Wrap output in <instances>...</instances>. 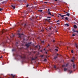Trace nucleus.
<instances>
[{
	"label": "nucleus",
	"mask_w": 78,
	"mask_h": 78,
	"mask_svg": "<svg viewBox=\"0 0 78 78\" xmlns=\"http://www.w3.org/2000/svg\"><path fill=\"white\" fill-rule=\"evenodd\" d=\"M31 42L28 43V44H25V46H26L27 48H28L30 46V44H31Z\"/></svg>",
	"instance_id": "f257e3e1"
},
{
	"label": "nucleus",
	"mask_w": 78,
	"mask_h": 78,
	"mask_svg": "<svg viewBox=\"0 0 78 78\" xmlns=\"http://www.w3.org/2000/svg\"><path fill=\"white\" fill-rule=\"evenodd\" d=\"M24 56H22V55L20 56V57L21 59H25V55H23Z\"/></svg>",
	"instance_id": "f03ea898"
},
{
	"label": "nucleus",
	"mask_w": 78,
	"mask_h": 78,
	"mask_svg": "<svg viewBox=\"0 0 78 78\" xmlns=\"http://www.w3.org/2000/svg\"><path fill=\"white\" fill-rule=\"evenodd\" d=\"M66 12V13H67L66 14V16H70V13H67V12Z\"/></svg>",
	"instance_id": "7ed1b4c3"
},
{
	"label": "nucleus",
	"mask_w": 78,
	"mask_h": 78,
	"mask_svg": "<svg viewBox=\"0 0 78 78\" xmlns=\"http://www.w3.org/2000/svg\"><path fill=\"white\" fill-rule=\"evenodd\" d=\"M75 45L76 47V49H78V44L77 43H75Z\"/></svg>",
	"instance_id": "20e7f679"
},
{
	"label": "nucleus",
	"mask_w": 78,
	"mask_h": 78,
	"mask_svg": "<svg viewBox=\"0 0 78 78\" xmlns=\"http://www.w3.org/2000/svg\"><path fill=\"white\" fill-rule=\"evenodd\" d=\"M75 59V57H73L72 58V59L71 60V61H72V62H74V61H73V60Z\"/></svg>",
	"instance_id": "39448f33"
},
{
	"label": "nucleus",
	"mask_w": 78,
	"mask_h": 78,
	"mask_svg": "<svg viewBox=\"0 0 78 78\" xmlns=\"http://www.w3.org/2000/svg\"><path fill=\"white\" fill-rule=\"evenodd\" d=\"M11 76L12 78L11 77V78H14V77H15V76L13 75V74H11Z\"/></svg>",
	"instance_id": "423d86ee"
},
{
	"label": "nucleus",
	"mask_w": 78,
	"mask_h": 78,
	"mask_svg": "<svg viewBox=\"0 0 78 78\" xmlns=\"http://www.w3.org/2000/svg\"><path fill=\"white\" fill-rule=\"evenodd\" d=\"M18 35L19 36L18 37L20 38V37H21V34H18Z\"/></svg>",
	"instance_id": "0eeeda50"
},
{
	"label": "nucleus",
	"mask_w": 78,
	"mask_h": 78,
	"mask_svg": "<svg viewBox=\"0 0 78 78\" xmlns=\"http://www.w3.org/2000/svg\"><path fill=\"white\" fill-rule=\"evenodd\" d=\"M37 58L36 57L35 58H31V59L32 60V61H34V60H35V59H36V58Z\"/></svg>",
	"instance_id": "6e6552de"
},
{
	"label": "nucleus",
	"mask_w": 78,
	"mask_h": 78,
	"mask_svg": "<svg viewBox=\"0 0 78 78\" xmlns=\"http://www.w3.org/2000/svg\"><path fill=\"white\" fill-rule=\"evenodd\" d=\"M11 6L12 7V8H13V9H15V8H16V7L14 5H12Z\"/></svg>",
	"instance_id": "1a4fd4ad"
},
{
	"label": "nucleus",
	"mask_w": 78,
	"mask_h": 78,
	"mask_svg": "<svg viewBox=\"0 0 78 78\" xmlns=\"http://www.w3.org/2000/svg\"><path fill=\"white\" fill-rule=\"evenodd\" d=\"M45 20H47L48 22H50V21H49V20H50V19H49V20H48L47 19H45Z\"/></svg>",
	"instance_id": "9d476101"
},
{
	"label": "nucleus",
	"mask_w": 78,
	"mask_h": 78,
	"mask_svg": "<svg viewBox=\"0 0 78 78\" xmlns=\"http://www.w3.org/2000/svg\"><path fill=\"white\" fill-rule=\"evenodd\" d=\"M74 28H77V26L76 25H74Z\"/></svg>",
	"instance_id": "9b49d317"
},
{
	"label": "nucleus",
	"mask_w": 78,
	"mask_h": 78,
	"mask_svg": "<svg viewBox=\"0 0 78 78\" xmlns=\"http://www.w3.org/2000/svg\"><path fill=\"white\" fill-rule=\"evenodd\" d=\"M65 26H66H66H67V27H69V25L67 23L65 24Z\"/></svg>",
	"instance_id": "f8f14e48"
},
{
	"label": "nucleus",
	"mask_w": 78,
	"mask_h": 78,
	"mask_svg": "<svg viewBox=\"0 0 78 78\" xmlns=\"http://www.w3.org/2000/svg\"><path fill=\"white\" fill-rule=\"evenodd\" d=\"M75 66H76L74 64H73V69H75Z\"/></svg>",
	"instance_id": "ddd939ff"
},
{
	"label": "nucleus",
	"mask_w": 78,
	"mask_h": 78,
	"mask_svg": "<svg viewBox=\"0 0 78 78\" xmlns=\"http://www.w3.org/2000/svg\"><path fill=\"white\" fill-rule=\"evenodd\" d=\"M67 69L66 68H65L64 69V70L65 72H66V70H67Z\"/></svg>",
	"instance_id": "4468645a"
},
{
	"label": "nucleus",
	"mask_w": 78,
	"mask_h": 78,
	"mask_svg": "<svg viewBox=\"0 0 78 78\" xmlns=\"http://www.w3.org/2000/svg\"><path fill=\"white\" fill-rule=\"evenodd\" d=\"M73 32H74L75 33L76 32V30H75L74 29H73Z\"/></svg>",
	"instance_id": "2eb2a0df"
},
{
	"label": "nucleus",
	"mask_w": 78,
	"mask_h": 78,
	"mask_svg": "<svg viewBox=\"0 0 78 78\" xmlns=\"http://www.w3.org/2000/svg\"><path fill=\"white\" fill-rule=\"evenodd\" d=\"M58 58V56H56L55 57H54V59H56V58Z\"/></svg>",
	"instance_id": "dca6fc26"
},
{
	"label": "nucleus",
	"mask_w": 78,
	"mask_h": 78,
	"mask_svg": "<svg viewBox=\"0 0 78 78\" xmlns=\"http://www.w3.org/2000/svg\"><path fill=\"white\" fill-rule=\"evenodd\" d=\"M64 16H66V15H62V17H63V18L64 17Z\"/></svg>",
	"instance_id": "f3484780"
},
{
	"label": "nucleus",
	"mask_w": 78,
	"mask_h": 78,
	"mask_svg": "<svg viewBox=\"0 0 78 78\" xmlns=\"http://www.w3.org/2000/svg\"><path fill=\"white\" fill-rule=\"evenodd\" d=\"M24 13H25V14H27V12L26 11H24Z\"/></svg>",
	"instance_id": "a211bd4d"
},
{
	"label": "nucleus",
	"mask_w": 78,
	"mask_h": 78,
	"mask_svg": "<svg viewBox=\"0 0 78 78\" xmlns=\"http://www.w3.org/2000/svg\"><path fill=\"white\" fill-rule=\"evenodd\" d=\"M29 11H30V12H33V10L32 9H30L29 10Z\"/></svg>",
	"instance_id": "6ab92c4d"
},
{
	"label": "nucleus",
	"mask_w": 78,
	"mask_h": 78,
	"mask_svg": "<svg viewBox=\"0 0 78 78\" xmlns=\"http://www.w3.org/2000/svg\"><path fill=\"white\" fill-rule=\"evenodd\" d=\"M48 14L50 15V16H51V13L50 12H48Z\"/></svg>",
	"instance_id": "aec40b11"
},
{
	"label": "nucleus",
	"mask_w": 78,
	"mask_h": 78,
	"mask_svg": "<svg viewBox=\"0 0 78 78\" xmlns=\"http://www.w3.org/2000/svg\"><path fill=\"white\" fill-rule=\"evenodd\" d=\"M47 61V59H46V58H45L44 60V61L46 62V61Z\"/></svg>",
	"instance_id": "412c9836"
},
{
	"label": "nucleus",
	"mask_w": 78,
	"mask_h": 78,
	"mask_svg": "<svg viewBox=\"0 0 78 78\" xmlns=\"http://www.w3.org/2000/svg\"><path fill=\"white\" fill-rule=\"evenodd\" d=\"M65 19V20H68V18H67V17H66Z\"/></svg>",
	"instance_id": "4be33fe9"
},
{
	"label": "nucleus",
	"mask_w": 78,
	"mask_h": 78,
	"mask_svg": "<svg viewBox=\"0 0 78 78\" xmlns=\"http://www.w3.org/2000/svg\"><path fill=\"white\" fill-rule=\"evenodd\" d=\"M54 69H56V66H55V65H54Z\"/></svg>",
	"instance_id": "5701e85b"
},
{
	"label": "nucleus",
	"mask_w": 78,
	"mask_h": 78,
	"mask_svg": "<svg viewBox=\"0 0 78 78\" xmlns=\"http://www.w3.org/2000/svg\"><path fill=\"white\" fill-rule=\"evenodd\" d=\"M55 50L56 51H58V50L57 49H55Z\"/></svg>",
	"instance_id": "b1692460"
},
{
	"label": "nucleus",
	"mask_w": 78,
	"mask_h": 78,
	"mask_svg": "<svg viewBox=\"0 0 78 78\" xmlns=\"http://www.w3.org/2000/svg\"><path fill=\"white\" fill-rule=\"evenodd\" d=\"M3 9H2L0 8V11H3Z\"/></svg>",
	"instance_id": "393cba45"
},
{
	"label": "nucleus",
	"mask_w": 78,
	"mask_h": 78,
	"mask_svg": "<svg viewBox=\"0 0 78 78\" xmlns=\"http://www.w3.org/2000/svg\"><path fill=\"white\" fill-rule=\"evenodd\" d=\"M4 31H3L2 32H1L0 34H2L3 33Z\"/></svg>",
	"instance_id": "a878e982"
},
{
	"label": "nucleus",
	"mask_w": 78,
	"mask_h": 78,
	"mask_svg": "<svg viewBox=\"0 0 78 78\" xmlns=\"http://www.w3.org/2000/svg\"><path fill=\"white\" fill-rule=\"evenodd\" d=\"M69 66V64H67L66 65V66H65L66 67H67V66Z\"/></svg>",
	"instance_id": "bb28decb"
},
{
	"label": "nucleus",
	"mask_w": 78,
	"mask_h": 78,
	"mask_svg": "<svg viewBox=\"0 0 78 78\" xmlns=\"http://www.w3.org/2000/svg\"><path fill=\"white\" fill-rule=\"evenodd\" d=\"M58 15L59 16H61V17H62V15H61V14H58Z\"/></svg>",
	"instance_id": "cd10ccee"
},
{
	"label": "nucleus",
	"mask_w": 78,
	"mask_h": 78,
	"mask_svg": "<svg viewBox=\"0 0 78 78\" xmlns=\"http://www.w3.org/2000/svg\"><path fill=\"white\" fill-rule=\"evenodd\" d=\"M17 44H18V42H16V46H17V47H18L17 45Z\"/></svg>",
	"instance_id": "c85d7f7f"
},
{
	"label": "nucleus",
	"mask_w": 78,
	"mask_h": 78,
	"mask_svg": "<svg viewBox=\"0 0 78 78\" xmlns=\"http://www.w3.org/2000/svg\"><path fill=\"white\" fill-rule=\"evenodd\" d=\"M28 6H29V5L27 4V5L26 7H28Z\"/></svg>",
	"instance_id": "c756f323"
},
{
	"label": "nucleus",
	"mask_w": 78,
	"mask_h": 78,
	"mask_svg": "<svg viewBox=\"0 0 78 78\" xmlns=\"http://www.w3.org/2000/svg\"><path fill=\"white\" fill-rule=\"evenodd\" d=\"M39 11H40V12H42V10H39Z\"/></svg>",
	"instance_id": "7c9ffc66"
},
{
	"label": "nucleus",
	"mask_w": 78,
	"mask_h": 78,
	"mask_svg": "<svg viewBox=\"0 0 78 78\" xmlns=\"http://www.w3.org/2000/svg\"><path fill=\"white\" fill-rule=\"evenodd\" d=\"M42 43H44V41H43L42 42Z\"/></svg>",
	"instance_id": "2f4dec72"
},
{
	"label": "nucleus",
	"mask_w": 78,
	"mask_h": 78,
	"mask_svg": "<svg viewBox=\"0 0 78 78\" xmlns=\"http://www.w3.org/2000/svg\"><path fill=\"white\" fill-rule=\"evenodd\" d=\"M72 36H75V34H73Z\"/></svg>",
	"instance_id": "473e14b6"
},
{
	"label": "nucleus",
	"mask_w": 78,
	"mask_h": 78,
	"mask_svg": "<svg viewBox=\"0 0 78 78\" xmlns=\"http://www.w3.org/2000/svg\"><path fill=\"white\" fill-rule=\"evenodd\" d=\"M69 72H70V73H72V71H69Z\"/></svg>",
	"instance_id": "72a5a7b5"
},
{
	"label": "nucleus",
	"mask_w": 78,
	"mask_h": 78,
	"mask_svg": "<svg viewBox=\"0 0 78 78\" xmlns=\"http://www.w3.org/2000/svg\"><path fill=\"white\" fill-rule=\"evenodd\" d=\"M48 12H49V11H50V9H48Z\"/></svg>",
	"instance_id": "f704fd0d"
},
{
	"label": "nucleus",
	"mask_w": 78,
	"mask_h": 78,
	"mask_svg": "<svg viewBox=\"0 0 78 78\" xmlns=\"http://www.w3.org/2000/svg\"><path fill=\"white\" fill-rule=\"evenodd\" d=\"M26 25H27V24H24V27H26Z\"/></svg>",
	"instance_id": "c9c22d12"
},
{
	"label": "nucleus",
	"mask_w": 78,
	"mask_h": 78,
	"mask_svg": "<svg viewBox=\"0 0 78 78\" xmlns=\"http://www.w3.org/2000/svg\"><path fill=\"white\" fill-rule=\"evenodd\" d=\"M65 66H66L64 65L62 66V67H65Z\"/></svg>",
	"instance_id": "e433bc0d"
},
{
	"label": "nucleus",
	"mask_w": 78,
	"mask_h": 78,
	"mask_svg": "<svg viewBox=\"0 0 78 78\" xmlns=\"http://www.w3.org/2000/svg\"><path fill=\"white\" fill-rule=\"evenodd\" d=\"M12 51H14V50H15L14 49H12Z\"/></svg>",
	"instance_id": "4c0bfd02"
},
{
	"label": "nucleus",
	"mask_w": 78,
	"mask_h": 78,
	"mask_svg": "<svg viewBox=\"0 0 78 78\" xmlns=\"http://www.w3.org/2000/svg\"><path fill=\"white\" fill-rule=\"evenodd\" d=\"M49 46H50V44H48L47 47H49Z\"/></svg>",
	"instance_id": "58836bf2"
},
{
	"label": "nucleus",
	"mask_w": 78,
	"mask_h": 78,
	"mask_svg": "<svg viewBox=\"0 0 78 78\" xmlns=\"http://www.w3.org/2000/svg\"><path fill=\"white\" fill-rule=\"evenodd\" d=\"M47 18H48L50 19V18H51V17H47Z\"/></svg>",
	"instance_id": "ea45409f"
},
{
	"label": "nucleus",
	"mask_w": 78,
	"mask_h": 78,
	"mask_svg": "<svg viewBox=\"0 0 78 78\" xmlns=\"http://www.w3.org/2000/svg\"><path fill=\"white\" fill-rule=\"evenodd\" d=\"M59 22V20H58L56 21V22Z\"/></svg>",
	"instance_id": "a19ab883"
},
{
	"label": "nucleus",
	"mask_w": 78,
	"mask_h": 78,
	"mask_svg": "<svg viewBox=\"0 0 78 78\" xmlns=\"http://www.w3.org/2000/svg\"><path fill=\"white\" fill-rule=\"evenodd\" d=\"M71 53H73V50H72V51H71Z\"/></svg>",
	"instance_id": "79ce46f5"
},
{
	"label": "nucleus",
	"mask_w": 78,
	"mask_h": 78,
	"mask_svg": "<svg viewBox=\"0 0 78 78\" xmlns=\"http://www.w3.org/2000/svg\"><path fill=\"white\" fill-rule=\"evenodd\" d=\"M44 3H47V2H44Z\"/></svg>",
	"instance_id": "37998d69"
},
{
	"label": "nucleus",
	"mask_w": 78,
	"mask_h": 78,
	"mask_svg": "<svg viewBox=\"0 0 78 78\" xmlns=\"http://www.w3.org/2000/svg\"><path fill=\"white\" fill-rule=\"evenodd\" d=\"M2 56L1 57H0V58H2Z\"/></svg>",
	"instance_id": "c03bdc74"
},
{
	"label": "nucleus",
	"mask_w": 78,
	"mask_h": 78,
	"mask_svg": "<svg viewBox=\"0 0 78 78\" xmlns=\"http://www.w3.org/2000/svg\"><path fill=\"white\" fill-rule=\"evenodd\" d=\"M12 37H14V35H12Z\"/></svg>",
	"instance_id": "a18cd8bd"
},
{
	"label": "nucleus",
	"mask_w": 78,
	"mask_h": 78,
	"mask_svg": "<svg viewBox=\"0 0 78 78\" xmlns=\"http://www.w3.org/2000/svg\"><path fill=\"white\" fill-rule=\"evenodd\" d=\"M55 40H53V42H55Z\"/></svg>",
	"instance_id": "49530a36"
},
{
	"label": "nucleus",
	"mask_w": 78,
	"mask_h": 78,
	"mask_svg": "<svg viewBox=\"0 0 78 78\" xmlns=\"http://www.w3.org/2000/svg\"><path fill=\"white\" fill-rule=\"evenodd\" d=\"M49 30H51V27L49 28Z\"/></svg>",
	"instance_id": "de8ad7c7"
},
{
	"label": "nucleus",
	"mask_w": 78,
	"mask_h": 78,
	"mask_svg": "<svg viewBox=\"0 0 78 78\" xmlns=\"http://www.w3.org/2000/svg\"><path fill=\"white\" fill-rule=\"evenodd\" d=\"M41 57H44V55H42L41 56Z\"/></svg>",
	"instance_id": "09e8293b"
},
{
	"label": "nucleus",
	"mask_w": 78,
	"mask_h": 78,
	"mask_svg": "<svg viewBox=\"0 0 78 78\" xmlns=\"http://www.w3.org/2000/svg\"><path fill=\"white\" fill-rule=\"evenodd\" d=\"M34 5H37L36 3H34Z\"/></svg>",
	"instance_id": "8fccbe9b"
},
{
	"label": "nucleus",
	"mask_w": 78,
	"mask_h": 78,
	"mask_svg": "<svg viewBox=\"0 0 78 78\" xmlns=\"http://www.w3.org/2000/svg\"><path fill=\"white\" fill-rule=\"evenodd\" d=\"M46 54H47V52L46 51Z\"/></svg>",
	"instance_id": "3c124183"
},
{
	"label": "nucleus",
	"mask_w": 78,
	"mask_h": 78,
	"mask_svg": "<svg viewBox=\"0 0 78 78\" xmlns=\"http://www.w3.org/2000/svg\"><path fill=\"white\" fill-rule=\"evenodd\" d=\"M45 48L44 49V51H45Z\"/></svg>",
	"instance_id": "603ef678"
},
{
	"label": "nucleus",
	"mask_w": 78,
	"mask_h": 78,
	"mask_svg": "<svg viewBox=\"0 0 78 78\" xmlns=\"http://www.w3.org/2000/svg\"><path fill=\"white\" fill-rule=\"evenodd\" d=\"M76 32H77V33H78V30H76Z\"/></svg>",
	"instance_id": "864d4df0"
},
{
	"label": "nucleus",
	"mask_w": 78,
	"mask_h": 78,
	"mask_svg": "<svg viewBox=\"0 0 78 78\" xmlns=\"http://www.w3.org/2000/svg\"><path fill=\"white\" fill-rule=\"evenodd\" d=\"M55 1V2H57V0H54Z\"/></svg>",
	"instance_id": "5fc2aeb1"
},
{
	"label": "nucleus",
	"mask_w": 78,
	"mask_h": 78,
	"mask_svg": "<svg viewBox=\"0 0 78 78\" xmlns=\"http://www.w3.org/2000/svg\"><path fill=\"white\" fill-rule=\"evenodd\" d=\"M51 16H54V15H51Z\"/></svg>",
	"instance_id": "6e6d98bb"
},
{
	"label": "nucleus",
	"mask_w": 78,
	"mask_h": 78,
	"mask_svg": "<svg viewBox=\"0 0 78 78\" xmlns=\"http://www.w3.org/2000/svg\"><path fill=\"white\" fill-rule=\"evenodd\" d=\"M55 32H58V30H55Z\"/></svg>",
	"instance_id": "4d7b16f0"
},
{
	"label": "nucleus",
	"mask_w": 78,
	"mask_h": 78,
	"mask_svg": "<svg viewBox=\"0 0 78 78\" xmlns=\"http://www.w3.org/2000/svg\"><path fill=\"white\" fill-rule=\"evenodd\" d=\"M39 47H40V49L41 48V47L40 46H39Z\"/></svg>",
	"instance_id": "13d9d810"
},
{
	"label": "nucleus",
	"mask_w": 78,
	"mask_h": 78,
	"mask_svg": "<svg viewBox=\"0 0 78 78\" xmlns=\"http://www.w3.org/2000/svg\"><path fill=\"white\" fill-rule=\"evenodd\" d=\"M57 24H58V25H59V23H57Z\"/></svg>",
	"instance_id": "bf43d9fd"
},
{
	"label": "nucleus",
	"mask_w": 78,
	"mask_h": 78,
	"mask_svg": "<svg viewBox=\"0 0 78 78\" xmlns=\"http://www.w3.org/2000/svg\"><path fill=\"white\" fill-rule=\"evenodd\" d=\"M56 48H58V47H56Z\"/></svg>",
	"instance_id": "052dcab7"
},
{
	"label": "nucleus",
	"mask_w": 78,
	"mask_h": 78,
	"mask_svg": "<svg viewBox=\"0 0 78 78\" xmlns=\"http://www.w3.org/2000/svg\"><path fill=\"white\" fill-rule=\"evenodd\" d=\"M49 50H50V51H51V49H50Z\"/></svg>",
	"instance_id": "680f3d73"
},
{
	"label": "nucleus",
	"mask_w": 78,
	"mask_h": 78,
	"mask_svg": "<svg viewBox=\"0 0 78 78\" xmlns=\"http://www.w3.org/2000/svg\"><path fill=\"white\" fill-rule=\"evenodd\" d=\"M21 35L22 36V35H23V34H21Z\"/></svg>",
	"instance_id": "e2e57ef3"
},
{
	"label": "nucleus",
	"mask_w": 78,
	"mask_h": 78,
	"mask_svg": "<svg viewBox=\"0 0 78 78\" xmlns=\"http://www.w3.org/2000/svg\"><path fill=\"white\" fill-rule=\"evenodd\" d=\"M42 51L41 50V52H42Z\"/></svg>",
	"instance_id": "0e129e2a"
},
{
	"label": "nucleus",
	"mask_w": 78,
	"mask_h": 78,
	"mask_svg": "<svg viewBox=\"0 0 78 78\" xmlns=\"http://www.w3.org/2000/svg\"><path fill=\"white\" fill-rule=\"evenodd\" d=\"M58 17H59V16H58Z\"/></svg>",
	"instance_id": "69168bd1"
},
{
	"label": "nucleus",
	"mask_w": 78,
	"mask_h": 78,
	"mask_svg": "<svg viewBox=\"0 0 78 78\" xmlns=\"http://www.w3.org/2000/svg\"><path fill=\"white\" fill-rule=\"evenodd\" d=\"M37 16H36V18H37Z\"/></svg>",
	"instance_id": "338daca9"
},
{
	"label": "nucleus",
	"mask_w": 78,
	"mask_h": 78,
	"mask_svg": "<svg viewBox=\"0 0 78 78\" xmlns=\"http://www.w3.org/2000/svg\"><path fill=\"white\" fill-rule=\"evenodd\" d=\"M2 65H4V63H3V64H2Z\"/></svg>",
	"instance_id": "774afa93"
}]
</instances>
